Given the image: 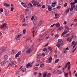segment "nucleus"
<instances>
[{"mask_svg": "<svg viewBox=\"0 0 77 77\" xmlns=\"http://www.w3.org/2000/svg\"><path fill=\"white\" fill-rule=\"evenodd\" d=\"M48 10L49 11H51V8H50V6H48Z\"/></svg>", "mask_w": 77, "mask_h": 77, "instance_id": "c85d7f7f", "label": "nucleus"}, {"mask_svg": "<svg viewBox=\"0 0 77 77\" xmlns=\"http://www.w3.org/2000/svg\"><path fill=\"white\" fill-rule=\"evenodd\" d=\"M57 72H58L59 74H61L62 72L60 70H58L56 71Z\"/></svg>", "mask_w": 77, "mask_h": 77, "instance_id": "f3484780", "label": "nucleus"}, {"mask_svg": "<svg viewBox=\"0 0 77 77\" xmlns=\"http://www.w3.org/2000/svg\"><path fill=\"white\" fill-rule=\"evenodd\" d=\"M59 61V59H57L55 61V63H57Z\"/></svg>", "mask_w": 77, "mask_h": 77, "instance_id": "f704fd0d", "label": "nucleus"}, {"mask_svg": "<svg viewBox=\"0 0 77 77\" xmlns=\"http://www.w3.org/2000/svg\"><path fill=\"white\" fill-rule=\"evenodd\" d=\"M58 43L60 45H62L63 44V42L62 40H58Z\"/></svg>", "mask_w": 77, "mask_h": 77, "instance_id": "39448f33", "label": "nucleus"}, {"mask_svg": "<svg viewBox=\"0 0 77 77\" xmlns=\"http://www.w3.org/2000/svg\"><path fill=\"white\" fill-rule=\"evenodd\" d=\"M29 5L30 6V7H33V5H32V4L31 2L29 3Z\"/></svg>", "mask_w": 77, "mask_h": 77, "instance_id": "a19ab883", "label": "nucleus"}, {"mask_svg": "<svg viewBox=\"0 0 77 77\" xmlns=\"http://www.w3.org/2000/svg\"><path fill=\"white\" fill-rule=\"evenodd\" d=\"M59 35L58 34H56L55 35V38H57L59 37Z\"/></svg>", "mask_w": 77, "mask_h": 77, "instance_id": "c756f323", "label": "nucleus"}, {"mask_svg": "<svg viewBox=\"0 0 77 77\" xmlns=\"http://www.w3.org/2000/svg\"><path fill=\"white\" fill-rule=\"evenodd\" d=\"M5 63H6L4 61H2L1 63V64L2 65H4L5 64Z\"/></svg>", "mask_w": 77, "mask_h": 77, "instance_id": "393cba45", "label": "nucleus"}, {"mask_svg": "<svg viewBox=\"0 0 77 77\" xmlns=\"http://www.w3.org/2000/svg\"><path fill=\"white\" fill-rule=\"evenodd\" d=\"M32 51L29 48L26 51V53H30Z\"/></svg>", "mask_w": 77, "mask_h": 77, "instance_id": "ddd939ff", "label": "nucleus"}, {"mask_svg": "<svg viewBox=\"0 0 77 77\" xmlns=\"http://www.w3.org/2000/svg\"><path fill=\"white\" fill-rule=\"evenodd\" d=\"M69 37H68L67 39V41H69Z\"/></svg>", "mask_w": 77, "mask_h": 77, "instance_id": "69168bd1", "label": "nucleus"}, {"mask_svg": "<svg viewBox=\"0 0 77 77\" xmlns=\"http://www.w3.org/2000/svg\"><path fill=\"white\" fill-rule=\"evenodd\" d=\"M28 66H29L30 67H32V65H31V64H30V63H29L27 64V65H26V67L27 68H28Z\"/></svg>", "mask_w": 77, "mask_h": 77, "instance_id": "6e6552de", "label": "nucleus"}, {"mask_svg": "<svg viewBox=\"0 0 77 77\" xmlns=\"http://www.w3.org/2000/svg\"><path fill=\"white\" fill-rule=\"evenodd\" d=\"M14 8L12 7L11 8V11L12 12H13L14 11Z\"/></svg>", "mask_w": 77, "mask_h": 77, "instance_id": "58836bf2", "label": "nucleus"}, {"mask_svg": "<svg viewBox=\"0 0 77 77\" xmlns=\"http://www.w3.org/2000/svg\"><path fill=\"white\" fill-rule=\"evenodd\" d=\"M34 69L35 70H38V67H36L34 68Z\"/></svg>", "mask_w": 77, "mask_h": 77, "instance_id": "de8ad7c7", "label": "nucleus"}, {"mask_svg": "<svg viewBox=\"0 0 77 77\" xmlns=\"http://www.w3.org/2000/svg\"><path fill=\"white\" fill-rule=\"evenodd\" d=\"M47 76V73H45L43 74V77H45Z\"/></svg>", "mask_w": 77, "mask_h": 77, "instance_id": "c9c22d12", "label": "nucleus"}, {"mask_svg": "<svg viewBox=\"0 0 77 77\" xmlns=\"http://www.w3.org/2000/svg\"><path fill=\"white\" fill-rule=\"evenodd\" d=\"M53 59L52 58V57H51L49 58L48 60V62L49 63H51L52 61V60Z\"/></svg>", "mask_w": 77, "mask_h": 77, "instance_id": "f8f14e48", "label": "nucleus"}, {"mask_svg": "<svg viewBox=\"0 0 77 77\" xmlns=\"http://www.w3.org/2000/svg\"><path fill=\"white\" fill-rule=\"evenodd\" d=\"M59 18V16H55L54 17V19L55 20H56V19H57V18Z\"/></svg>", "mask_w": 77, "mask_h": 77, "instance_id": "72a5a7b5", "label": "nucleus"}, {"mask_svg": "<svg viewBox=\"0 0 77 77\" xmlns=\"http://www.w3.org/2000/svg\"><path fill=\"white\" fill-rule=\"evenodd\" d=\"M22 36V35L20 34V35H18L17 36V37L16 38V40H17V41L19 40L20 39V38H21V36Z\"/></svg>", "mask_w": 77, "mask_h": 77, "instance_id": "0eeeda50", "label": "nucleus"}, {"mask_svg": "<svg viewBox=\"0 0 77 77\" xmlns=\"http://www.w3.org/2000/svg\"><path fill=\"white\" fill-rule=\"evenodd\" d=\"M48 32L46 31L45 33H44L43 34V36H46V35H48Z\"/></svg>", "mask_w": 77, "mask_h": 77, "instance_id": "5701e85b", "label": "nucleus"}, {"mask_svg": "<svg viewBox=\"0 0 77 77\" xmlns=\"http://www.w3.org/2000/svg\"><path fill=\"white\" fill-rule=\"evenodd\" d=\"M57 47H58V48H60V45H57Z\"/></svg>", "mask_w": 77, "mask_h": 77, "instance_id": "0e129e2a", "label": "nucleus"}, {"mask_svg": "<svg viewBox=\"0 0 77 77\" xmlns=\"http://www.w3.org/2000/svg\"><path fill=\"white\" fill-rule=\"evenodd\" d=\"M9 60L11 62H12V61H14V60H13V59H12V58H10Z\"/></svg>", "mask_w": 77, "mask_h": 77, "instance_id": "2f4dec72", "label": "nucleus"}, {"mask_svg": "<svg viewBox=\"0 0 77 77\" xmlns=\"http://www.w3.org/2000/svg\"><path fill=\"white\" fill-rule=\"evenodd\" d=\"M32 3H33V2H34V3H35L37 4V7H41V5H40V4H39V2L36 1H32Z\"/></svg>", "mask_w": 77, "mask_h": 77, "instance_id": "f03ea898", "label": "nucleus"}, {"mask_svg": "<svg viewBox=\"0 0 77 77\" xmlns=\"http://www.w3.org/2000/svg\"><path fill=\"white\" fill-rule=\"evenodd\" d=\"M20 54H21V51L19 52L15 56V57H18L20 55Z\"/></svg>", "mask_w": 77, "mask_h": 77, "instance_id": "4468645a", "label": "nucleus"}, {"mask_svg": "<svg viewBox=\"0 0 77 77\" xmlns=\"http://www.w3.org/2000/svg\"><path fill=\"white\" fill-rule=\"evenodd\" d=\"M44 64H42L40 66V67L41 68H42L44 67Z\"/></svg>", "mask_w": 77, "mask_h": 77, "instance_id": "4c0bfd02", "label": "nucleus"}, {"mask_svg": "<svg viewBox=\"0 0 77 77\" xmlns=\"http://www.w3.org/2000/svg\"><path fill=\"white\" fill-rule=\"evenodd\" d=\"M4 6H6L7 7H9V6H10V5L6 3H4Z\"/></svg>", "mask_w": 77, "mask_h": 77, "instance_id": "9b49d317", "label": "nucleus"}, {"mask_svg": "<svg viewBox=\"0 0 77 77\" xmlns=\"http://www.w3.org/2000/svg\"><path fill=\"white\" fill-rule=\"evenodd\" d=\"M66 49H64V51H64V53H66Z\"/></svg>", "mask_w": 77, "mask_h": 77, "instance_id": "09e8293b", "label": "nucleus"}, {"mask_svg": "<svg viewBox=\"0 0 77 77\" xmlns=\"http://www.w3.org/2000/svg\"><path fill=\"white\" fill-rule=\"evenodd\" d=\"M72 38H70V39H69V42H71V41H72Z\"/></svg>", "mask_w": 77, "mask_h": 77, "instance_id": "8fccbe9b", "label": "nucleus"}, {"mask_svg": "<svg viewBox=\"0 0 77 77\" xmlns=\"http://www.w3.org/2000/svg\"><path fill=\"white\" fill-rule=\"evenodd\" d=\"M65 76L66 77H68V73H66L65 74Z\"/></svg>", "mask_w": 77, "mask_h": 77, "instance_id": "ea45409f", "label": "nucleus"}, {"mask_svg": "<svg viewBox=\"0 0 77 77\" xmlns=\"http://www.w3.org/2000/svg\"><path fill=\"white\" fill-rule=\"evenodd\" d=\"M48 69H49V70H51V69H51V68L50 67H48Z\"/></svg>", "mask_w": 77, "mask_h": 77, "instance_id": "4d7b16f0", "label": "nucleus"}, {"mask_svg": "<svg viewBox=\"0 0 77 77\" xmlns=\"http://www.w3.org/2000/svg\"><path fill=\"white\" fill-rule=\"evenodd\" d=\"M20 17L21 18H22V19H23L24 18V16L22 14L20 15Z\"/></svg>", "mask_w": 77, "mask_h": 77, "instance_id": "a878e982", "label": "nucleus"}, {"mask_svg": "<svg viewBox=\"0 0 77 77\" xmlns=\"http://www.w3.org/2000/svg\"><path fill=\"white\" fill-rule=\"evenodd\" d=\"M59 4L60 5H62L63 4V2L62 0H61L60 2H59Z\"/></svg>", "mask_w": 77, "mask_h": 77, "instance_id": "b1692460", "label": "nucleus"}, {"mask_svg": "<svg viewBox=\"0 0 77 77\" xmlns=\"http://www.w3.org/2000/svg\"><path fill=\"white\" fill-rule=\"evenodd\" d=\"M34 46L33 45L31 47V48H29L32 51H33V49H34Z\"/></svg>", "mask_w": 77, "mask_h": 77, "instance_id": "412c9836", "label": "nucleus"}, {"mask_svg": "<svg viewBox=\"0 0 77 77\" xmlns=\"http://www.w3.org/2000/svg\"><path fill=\"white\" fill-rule=\"evenodd\" d=\"M33 4V5L34 6H36V5H37V4L36 3H35V2H34L33 3H32Z\"/></svg>", "mask_w": 77, "mask_h": 77, "instance_id": "7c9ffc66", "label": "nucleus"}, {"mask_svg": "<svg viewBox=\"0 0 77 77\" xmlns=\"http://www.w3.org/2000/svg\"><path fill=\"white\" fill-rule=\"evenodd\" d=\"M43 21H41L38 24V26H40L41 25L42 23H43Z\"/></svg>", "mask_w": 77, "mask_h": 77, "instance_id": "4be33fe9", "label": "nucleus"}, {"mask_svg": "<svg viewBox=\"0 0 77 77\" xmlns=\"http://www.w3.org/2000/svg\"><path fill=\"white\" fill-rule=\"evenodd\" d=\"M69 36V33H68L66 35V36L67 37H68Z\"/></svg>", "mask_w": 77, "mask_h": 77, "instance_id": "338daca9", "label": "nucleus"}, {"mask_svg": "<svg viewBox=\"0 0 77 77\" xmlns=\"http://www.w3.org/2000/svg\"><path fill=\"white\" fill-rule=\"evenodd\" d=\"M50 76H51V73H49L48 74L47 76L48 77H50Z\"/></svg>", "mask_w": 77, "mask_h": 77, "instance_id": "473e14b6", "label": "nucleus"}, {"mask_svg": "<svg viewBox=\"0 0 77 77\" xmlns=\"http://www.w3.org/2000/svg\"><path fill=\"white\" fill-rule=\"evenodd\" d=\"M7 25H8L6 23H4L0 27L1 28V29H3V28H4L5 27V28L8 29V26H6Z\"/></svg>", "mask_w": 77, "mask_h": 77, "instance_id": "7ed1b4c3", "label": "nucleus"}, {"mask_svg": "<svg viewBox=\"0 0 77 77\" xmlns=\"http://www.w3.org/2000/svg\"><path fill=\"white\" fill-rule=\"evenodd\" d=\"M63 29V28H62V26H61L60 27L59 29H58V30H62V29Z\"/></svg>", "mask_w": 77, "mask_h": 77, "instance_id": "e433bc0d", "label": "nucleus"}, {"mask_svg": "<svg viewBox=\"0 0 77 77\" xmlns=\"http://www.w3.org/2000/svg\"><path fill=\"white\" fill-rule=\"evenodd\" d=\"M35 31H34L33 32H32V33L33 34V37H34V36H35V33H35Z\"/></svg>", "mask_w": 77, "mask_h": 77, "instance_id": "a18cd8bd", "label": "nucleus"}, {"mask_svg": "<svg viewBox=\"0 0 77 77\" xmlns=\"http://www.w3.org/2000/svg\"><path fill=\"white\" fill-rule=\"evenodd\" d=\"M45 6L44 5H43L42 6V8H43V9H45Z\"/></svg>", "mask_w": 77, "mask_h": 77, "instance_id": "6e6d98bb", "label": "nucleus"}, {"mask_svg": "<svg viewBox=\"0 0 77 77\" xmlns=\"http://www.w3.org/2000/svg\"><path fill=\"white\" fill-rule=\"evenodd\" d=\"M6 49V48H2L1 50H0V53L1 54V53H2L4 51H5V50Z\"/></svg>", "mask_w": 77, "mask_h": 77, "instance_id": "1a4fd4ad", "label": "nucleus"}, {"mask_svg": "<svg viewBox=\"0 0 77 77\" xmlns=\"http://www.w3.org/2000/svg\"><path fill=\"white\" fill-rule=\"evenodd\" d=\"M37 23H38V19H37V17H35L34 18L33 24L35 25V24H36Z\"/></svg>", "mask_w": 77, "mask_h": 77, "instance_id": "20e7f679", "label": "nucleus"}, {"mask_svg": "<svg viewBox=\"0 0 77 77\" xmlns=\"http://www.w3.org/2000/svg\"><path fill=\"white\" fill-rule=\"evenodd\" d=\"M55 24H56L55 23H54L53 25H52L51 26V27H53V26H54V25H55Z\"/></svg>", "mask_w": 77, "mask_h": 77, "instance_id": "680f3d73", "label": "nucleus"}, {"mask_svg": "<svg viewBox=\"0 0 77 77\" xmlns=\"http://www.w3.org/2000/svg\"><path fill=\"white\" fill-rule=\"evenodd\" d=\"M76 21H77V20L76 19H75L74 20V22H75Z\"/></svg>", "mask_w": 77, "mask_h": 77, "instance_id": "774afa93", "label": "nucleus"}, {"mask_svg": "<svg viewBox=\"0 0 77 77\" xmlns=\"http://www.w3.org/2000/svg\"><path fill=\"white\" fill-rule=\"evenodd\" d=\"M67 66H68V65L67 64H66L65 65L64 67L66 68H67Z\"/></svg>", "mask_w": 77, "mask_h": 77, "instance_id": "49530a36", "label": "nucleus"}, {"mask_svg": "<svg viewBox=\"0 0 77 77\" xmlns=\"http://www.w3.org/2000/svg\"><path fill=\"white\" fill-rule=\"evenodd\" d=\"M67 6V3H66L64 5V7H66Z\"/></svg>", "mask_w": 77, "mask_h": 77, "instance_id": "bf43d9fd", "label": "nucleus"}, {"mask_svg": "<svg viewBox=\"0 0 77 77\" xmlns=\"http://www.w3.org/2000/svg\"><path fill=\"white\" fill-rule=\"evenodd\" d=\"M23 34H25L26 33V29H24L23 30Z\"/></svg>", "mask_w": 77, "mask_h": 77, "instance_id": "37998d69", "label": "nucleus"}, {"mask_svg": "<svg viewBox=\"0 0 77 77\" xmlns=\"http://www.w3.org/2000/svg\"><path fill=\"white\" fill-rule=\"evenodd\" d=\"M26 68H23L21 69L22 71H23V72H24L25 71H26Z\"/></svg>", "mask_w": 77, "mask_h": 77, "instance_id": "a211bd4d", "label": "nucleus"}, {"mask_svg": "<svg viewBox=\"0 0 77 77\" xmlns=\"http://www.w3.org/2000/svg\"><path fill=\"white\" fill-rule=\"evenodd\" d=\"M43 39H44V38H43V37H41L38 39V41H41Z\"/></svg>", "mask_w": 77, "mask_h": 77, "instance_id": "2eb2a0df", "label": "nucleus"}, {"mask_svg": "<svg viewBox=\"0 0 77 77\" xmlns=\"http://www.w3.org/2000/svg\"><path fill=\"white\" fill-rule=\"evenodd\" d=\"M25 47L26 49H27V48H28V46L27 45H25Z\"/></svg>", "mask_w": 77, "mask_h": 77, "instance_id": "3c124183", "label": "nucleus"}, {"mask_svg": "<svg viewBox=\"0 0 77 77\" xmlns=\"http://www.w3.org/2000/svg\"><path fill=\"white\" fill-rule=\"evenodd\" d=\"M25 10H26V11L28 12V11H30L31 10V9L30 8H29L26 9H25Z\"/></svg>", "mask_w": 77, "mask_h": 77, "instance_id": "cd10ccee", "label": "nucleus"}, {"mask_svg": "<svg viewBox=\"0 0 77 77\" xmlns=\"http://www.w3.org/2000/svg\"><path fill=\"white\" fill-rule=\"evenodd\" d=\"M47 48H45L43 49V51H47Z\"/></svg>", "mask_w": 77, "mask_h": 77, "instance_id": "13d9d810", "label": "nucleus"}, {"mask_svg": "<svg viewBox=\"0 0 77 77\" xmlns=\"http://www.w3.org/2000/svg\"><path fill=\"white\" fill-rule=\"evenodd\" d=\"M56 26L58 28L59 27H60V24L59 23H57L56 24Z\"/></svg>", "mask_w": 77, "mask_h": 77, "instance_id": "6ab92c4d", "label": "nucleus"}, {"mask_svg": "<svg viewBox=\"0 0 77 77\" xmlns=\"http://www.w3.org/2000/svg\"><path fill=\"white\" fill-rule=\"evenodd\" d=\"M4 59L5 60H7V59H8V56L7 55H5L4 57Z\"/></svg>", "mask_w": 77, "mask_h": 77, "instance_id": "dca6fc26", "label": "nucleus"}, {"mask_svg": "<svg viewBox=\"0 0 77 77\" xmlns=\"http://www.w3.org/2000/svg\"><path fill=\"white\" fill-rule=\"evenodd\" d=\"M77 26V23L74 26V27H75Z\"/></svg>", "mask_w": 77, "mask_h": 77, "instance_id": "e2e57ef3", "label": "nucleus"}, {"mask_svg": "<svg viewBox=\"0 0 77 77\" xmlns=\"http://www.w3.org/2000/svg\"><path fill=\"white\" fill-rule=\"evenodd\" d=\"M48 49L49 50H50L51 51V52H53V50L52 49V48H51V47H49L48 48Z\"/></svg>", "mask_w": 77, "mask_h": 77, "instance_id": "aec40b11", "label": "nucleus"}, {"mask_svg": "<svg viewBox=\"0 0 77 77\" xmlns=\"http://www.w3.org/2000/svg\"><path fill=\"white\" fill-rule=\"evenodd\" d=\"M64 31L66 32V33H68L69 31V28L68 27H67L65 30Z\"/></svg>", "mask_w": 77, "mask_h": 77, "instance_id": "9d476101", "label": "nucleus"}, {"mask_svg": "<svg viewBox=\"0 0 77 77\" xmlns=\"http://www.w3.org/2000/svg\"><path fill=\"white\" fill-rule=\"evenodd\" d=\"M75 2H72L71 3V6L70 9V11L71 12V11H73V9H74V8H75V6L74 5V4H75Z\"/></svg>", "mask_w": 77, "mask_h": 77, "instance_id": "f257e3e1", "label": "nucleus"}, {"mask_svg": "<svg viewBox=\"0 0 77 77\" xmlns=\"http://www.w3.org/2000/svg\"><path fill=\"white\" fill-rule=\"evenodd\" d=\"M66 33H67L64 31V32H63V33L62 34V36H63L64 35H65Z\"/></svg>", "mask_w": 77, "mask_h": 77, "instance_id": "bb28decb", "label": "nucleus"}, {"mask_svg": "<svg viewBox=\"0 0 77 77\" xmlns=\"http://www.w3.org/2000/svg\"><path fill=\"white\" fill-rule=\"evenodd\" d=\"M23 26H27V24L26 23H24L22 25Z\"/></svg>", "mask_w": 77, "mask_h": 77, "instance_id": "5fc2aeb1", "label": "nucleus"}, {"mask_svg": "<svg viewBox=\"0 0 77 77\" xmlns=\"http://www.w3.org/2000/svg\"><path fill=\"white\" fill-rule=\"evenodd\" d=\"M12 63H9L8 65L9 66H12V65H16V63L15 62V61H12Z\"/></svg>", "mask_w": 77, "mask_h": 77, "instance_id": "423d86ee", "label": "nucleus"}, {"mask_svg": "<svg viewBox=\"0 0 77 77\" xmlns=\"http://www.w3.org/2000/svg\"><path fill=\"white\" fill-rule=\"evenodd\" d=\"M74 44H75V41H73L72 43V45H74Z\"/></svg>", "mask_w": 77, "mask_h": 77, "instance_id": "603ef678", "label": "nucleus"}, {"mask_svg": "<svg viewBox=\"0 0 77 77\" xmlns=\"http://www.w3.org/2000/svg\"><path fill=\"white\" fill-rule=\"evenodd\" d=\"M67 23L66 22V21H65L63 23V24H66Z\"/></svg>", "mask_w": 77, "mask_h": 77, "instance_id": "052dcab7", "label": "nucleus"}, {"mask_svg": "<svg viewBox=\"0 0 77 77\" xmlns=\"http://www.w3.org/2000/svg\"><path fill=\"white\" fill-rule=\"evenodd\" d=\"M0 11L1 12H3V9L1 8L0 9Z\"/></svg>", "mask_w": 77, "mask_h": 77, "instance_id": "c03bdc74", "label": "nucleus"}, {"mask_svg": "<svg viewBox=\"0 0 77 77\" xmlns=\"http://www.w3.org/2000/svg\"><path fill=\"white\" fill-rule=\"evenodd\" d=\"M31 20L32 21H33V20H34V17L33 16H32V17L31 18Z\"/></svg>", "mask_w": 77, "mask_h": 77, "instance_id": "864d4df0", "label": "nucleus"}, {"mask_svg": "<svg viewBox=\"0 0 77 77\" xmlns=\"http://www.w3.org/2000/svg\"><path fill=\"white\" fill-rule=\"evenodd\" d=\"M68 69L69 70V69H70V68H71V66L70 65H69L68 67Z\"/></svg>", "mask_w": 77, "mask_h": 77, "instance_id": "79ce46f5", "label": "nucleus"}]
</instances>
